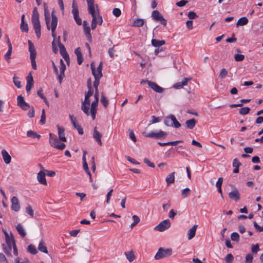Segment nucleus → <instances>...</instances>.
I'll list each match as a JSON object with an SVG mask.
<instances>
[{"mask_svg": "<svg viewBox=\"0 0 263 263\" xmlns=\"http://www.w3.org/2000/svg\"><path fill=\"white\" fill-rule=\"evenodd\" d=\"M259 250V247L258 243L252 245L251 247V252L253 254H256Z\"/></svg>", "mask_w": 263, "mask_h": 263, "instance_id": "nucleus-51", "label": "nucleus"}, {"mask_svg": "<svg viewBox=\"0 0 263 263\" xmlns=\"http://www.w3.org/2000/svg\"><path fill=\"white\" fill-rule=\"evenodd\" d=\"M101 103L104 106V107L106 108L108 105V100L105 97L103 93L101 94V98L100 100Z\"/></svg>", "mask_w": 263, "mask_h": 263, "instance_id": "nucleus-37", "label": "nucleus"}, {"mask_svg": "<svg viewBox=\"0 0 263 263\" xmlns=\"http://www.w3.org/2000/svg\"><path fill=\"white\" fill-rule=\"evenodd\" d=\"M234 59L237 62H241L244 60L245 56L242 54H237L235 55Z\"/></svg>", "mask_w": 263, "mask_h": 263, "instance_id": "nucleus-55", "label": "nucleus"}, {"mask_svg": "<svg viewBox=\"0 0 263 263\" xmlns=\"http://www.w3.org/2000/svg\"><path fill=\"white\" fill-rule=\"evenodd\" d=\"M248 19L246 17H242L240 18L236 23V26H244L248 24Z\"/></svg>", "mask_w": 263, "mask_h": 263, "instance_id": "nucleus-30", "label": "nucleus"}, {"mask_svg": "<svg viewBox=\"0 0 263 263\" xmlns=\"http://www.w3.org/2000/svg\"><path fill=\"white\" fill-rule=\"evenodd\" d=\"M28 43L29 46V51L30 52V58L31 60V65L32 68L34 70H36L37 68L35 62L36 52L34 45L32 42L30 40H28Z\"/></svg>", "mask_w": 263, "mask_h": 263, "instance_id": "nucleus-3", "label": "nucleus"}, {"mask_svg": "<svg viewBox=\"0 0 263 263\" xmlns=\"http://www.w3.org/2000/svg\"><path fill=\"white\" fill-rule=\"evenodd\" d=\"M241 163L239 161V160L237 158H235L234 160H233V166L234 167H239V166L241 165Z\"/></svg>", "mask_w": 263, "mask_h": 263, "instance_id": "nucleus-59", "label": "nucleus"}, {"mask_svg": "<svg viewBox=\"0 0 263 263\" xmlns=\"http://www.w3.org/2000/svg\"><path fill=\"white\" fill-rule=\"evenodd\" d=\"M112 13L115 16L119 17L121 14V11L119 8H114L112 11Z\"/></svg>", "mask_w": 263, "mask_h": 263, "instance_id": "nucleus-57", "label": "nucleus"}, {"mask_svg": "<svg viewBox=\"0 0 263 263\" xmlns=\"http://www.w3.org/2000/svg\"><path fill=\"white\" fill-rule=\"evenodd\" d=\"M153 19L156 22H160L161 24L165 26L167 24V21L163 17L162 15L158 10H154L152 13Z\"/></svg>", "mask_w": 263, "mask_h": 263, "instance_id": "nucleus-7", "label": "nucleus"}, {"mask_svg": "<svg viewBox=\"0 0 263 263\" xmlns=\"http://www.w3.org/2000/svg\"><path fill=\"white\" fill-rule=\"evenodd\" d=\"M145 137L154 138L156 139H161L164 138L167 135V134L161 130H159L158 133L152 132L149 133H144Z\"/></svg>", "mask_w": 263, "mask_h": 263, "instance_id": "nucleus-5", "label": "nucleus"}, {"mask_svg": "<svg viewBox=\"0 0 263 263\" xmlns=\"http://www.w3.org/2000/svg\"><path fill=\"white\" fill-rule=\"evenodd\" d=\"M91 71H92V74L94 78L101 79L102 77V71H100V72H99V71H97V70L96 71V68L94 65L93 63H92L90 65Z\"/></svg>", "mask_w": 263, "mask_h": 263, "instance_id": "nucleus-24", "label": "nucleus"}, {"mask_svg": "<svg viewBox=\"0 0 263 263\" xmlns=\"http://www.w3.org/2000/svg\"><path fill=\"white\" fill-rule=\"evenodd\" d=\"M26 212L32 218L34 216V212L32 210L31 206L30 205H28L26 208Z\"/></svg>", "mask_w": 263, "mask_h": 263, "instance_id": "nucleus-50", "label": "nucleus"}, {"mask_svg": "<svg viewBox=\"0 0 263 263\" xmlns=\"http://www.w3.org/2000/svg\"><path fill=\"white\" fill-rule=\"evenodd\" d=\"M144 162L149 167H155L154 163L153 162H151L147 158H145L144 159Z\"/></svg>", "mask_w": 263, "mask_h": 263, "instance_id": "nucleus-63", "label": "nucleus"}, {"mask_svg": "<svg viewBox=\"0 0 263 263\" xmlns=\"http://www.w3.org/2000/svg\"><path fill=\"white\" fill-rule=\"evenodd\" d=\"M114 47L115 45L113 47L110 48L108 51V53L109 54V57L112 59H114L115 57V50H114Z\"/></svg>", "mask_w": 263, "mask_h": 263, "instance_id": "nucleus-58", "label": "nucleus"}, {"mask_svg": "<svg viewBox=\"0 0 263 263\" xmlns=\"http://www.w3.org/2000/svg\"><path fill=\"white\" fill-rule=\"evenodd\" d=\"M232 240L238 242L239 239V235L237 232H233L231 235Z\"/></svg>", "mask_w": 263, "mask_h": 263, "instance_id": "nucleus-46", "label": "nucleus"}, {"mask_svg": "<svg viewBox=\"0 0 263 263\" xmlns=\"http://www.w3.org/2000/svg\"><path fill=\"white\" fill-rule=\"evenodd\" d=\"M17 105L23 110H27L30 108V106L25 101L22 95L18 96L17 98Z\"/></svg>", "mask_w": 263, "mask_h": 263, "instance_id": "nucleus-9", "label": "nucleus"}, {"mask_svg": "<svg viewBox=\"0 0 263 263\" xmlns=\"http://www.w3.org/2000/svg\"><path fill=\"white\" fill-rule=\"evenodd\" d=\"M224 259L226 263H231L234 260V256L231 254H228Z\"/></svg>", "mask_w": 263, "mask_h": 263, "instance_id": "nucleus-48", "label": "nucleus"}, {"mask_svg": "<svg viewBox=\"0 0 263 263\" xmlns=\"http://www.w3.org/2000/svg\"><path fill=\"white\" fill-rule=\"evenodd\" d=\"M6 242L8 246H12V245H13V242H14V239L12 235L10 237L9 236L8 237L5 238Z\"/></svg>", "mask_w": 263, "mask_h": 263, "instance_id": "nucleus-42", "label": "nucleus"}, {"mask_svg": "<svg viewBox=\"0 0 263 263\" xmlns=\"http://www.w3.org/2000/svg\"><path fill=\"white\" fill-rule=\"evenodd\" d=\"M190 80L191 78H184L181 82L174 84L173 85V87L175 89H180L182 88L184 86L186 85Z\"/></svg>", "mask_w": 263, "mask_h": 263, "instance_id": "nucleus-18", "label": "nucleus"}, {"mask_svg": "<svg viewBox=\"0 0 263 263\" xmlns=\"http://www.w3.org/2000/svg\"><path fill=\"white\" fill-rule=\"evenodd\" d=\"M97 20H98V24L99 25H102L103 23V19L102 16L99 13V10H98V15L97 17H93L91 22V29L94 30L97 27Z\"/></svg>", "mask_w": 263, "mask_h": 263, "instance_id": "nucleus-15", "label": "nucleus"}, {"mask_svg": "<svg viewBox=\"0 0 263 263\" xmlns=\"http://www.w3.org/2000/svg\"><path fill=\"white\" fill-rule=\"evenodd\" d=\"M101 134L97 130V127H95L93 129V138L98 143V144L100 146L102 145V143L101 141Z\"/></svg>", "mask_w": 263, "mask_h": 263, "instance_id": "nucleus-16", "label": "nucleus"}, {"mask_svg": "<svg viewBox=\"0 0 263 263\" xmlns=\"http://www.w3.org/2000/svg\"><path fill=\"white\" fill-rule=\"evenodd\" d=\"M83 168L86 172V173L89 175L90 176V172L89 170V168L86 162V157L84 156H83Z\"/></svg>", "mask_w": 263, "mask_h": 263, "instance_id": "nucleus-35", "label": "nucleus"}, {"mask_svg": "<svg viewBox=\"0 0 263 263\" xmlns=\"http://www.w3.org/2000/svg\"><path fill=\"white\" fill-rule=\"evenodd\" d=\"M250 110V109L248 107H244L240 108L239 110V112L240 114L242 115H245L248 114Z\"/></svg>", "mask_w": 263, "mask_h": 263, "instance_id": "nucleus-43", "label": "nucleus"}, {"mask_svg": "<svg viewBox=\"0 0 263 263\" xmlns=\"http://www.w3.org/2000/svg\"><path fill=\"white\" fill-rule=\"evenodd\" d=\"M173 116L174 115H171L168 117H166L164 121V123L165 125L167 126H172V122L173 120Z\"/></svg>", "mask_w": 263, "mask_h": 263, "instance_id": "nucleus-32", "label": "nucleus"}, {"mask_svg": "<svg viewBox=\"0 0 263 263\" xmlns=\"http://www.w3.org/2000/svg\"><path fill=\"white\" fill-rule=\"evenodd\" d=\"M88 4V10L89 13L91 15L92 17H97L98 14L95 12L94 1L86 0Z\"/></svg>", "mask_w": 263, "mask_h": 263, "instance_id": "nucleus-12", "label": "nucleus"}, {"mask_svg": "<svg viewBox=\"0 0 263 263\" xmlns=\"http://www.w3.org/2000/svg\"><path fill=\"white\" fill-rule=\"evenodd\" d=\"M27 136L28 137H30L32 138H37L38 139H40L41 137V136L39 134H37L36 132L30 130L27 132Z\"/></svg>", "mask_w": 263, "mask_h": 263, "instance_id": "nucleus-34", "label": "nucleus"}, {"mask_svg": "<svg viewBox=\"0 0 263 263\" xmlns=\"http://www.w3.org/2000/svg\"><path fill=\"white\" fill-rule=\"evenodd\" d=\"M49 142L51 147L59 150L64 149L66 146L64 143H59L57 136L52 133L49 134Z\"/></svg>", "mask_w": 263, "mask_h": 263, "instance_id": "nucleus-2", "label": "nucleus"}, {"mask_svg": "<svg viewBox=\"0 0 263 263\" xmlns=\"http://www.w3.org/2000/svg\"><path fill=\"white\" fill-rule=\"evenodd\" d=\"M133 219L134 220V222L130 225L131 228H133L136 225H137L140 222V220L139 217L137 215L133 216Z\"/></svg>", "mask_w": 263, "mask_h": 263, "instance_id": "nucleus-41", "label": "nucleus"}, {"mask_svg": "<svg viewBox=\"0 0 263 263\" xmlns=\"http://www.w3.org/2000/svg\"><path fill=\"white\" fill-rule=\"evenodd\" d=\"M57 128L58 130V135L59 140L63 142H66V138L65 136L64 128L59 125L57 126Z\"/></svg>", "mask_w": 263, "mask_h": 263, "instance_id": "nucleus-20", "label": "nucleus"}, {"mask_svg": "<svg viewBox=\"0 0 263 263\" xmlns=\"http://www.w3.org/2000/svg\"><path fill=\"white\" fill-rule=\"evenodd\" d=\"M233 190L229 193V197L230 199L235 200V201H238L240 198V195L239 191L234 185H231Z\"/></svg>", "mask_w": 263, "mask_h": 263, "instance_id": "nucleus-10", "label": "nucleus"}, {"mask_svg": "<svg viewBox=\"0 0 263 263\" xmlns=\"http://www.w3.org/2000/svg\"><path fill=\"white\" fill-rule=\"evenodd\" d=\"M175 172H173V173L168 175L166 178V182L167 184V185H170L171 183H174L175 181Z\"/></svg>", "mask_w": 263, "mask_h": 263, "instance_id": "nucleus-27", "label": "nucleus"}, {"mask_svg": "<svg viewBox=\"0 0 263 263\" xmlns=\"http://www.w3.org/2000/svg\"><path fill=\"white\" fill-rule=\"evenodd\" d=\"M2 246L4 252L7 254L10 255V252L11 251L12 246H8V248H7L4 244H3Z\"/></svg>", "mask_w": 263, "mask_h": 263, "instance_id": "nucleus-56", "label": "nucleus"}, {"mask_svg": "<svg viewBox=\"0 0 263 263\" xmlns=\"http://www.w3.org/2000/svg\"><path fill=\"white\" fill-rule=\"evenodd\" d=\"M187 16L190 19H195L198 17V15L193 11H190Z\"/></svg>", "mask_w": 263, "mask_h": 263, "instance_id": "nucleus-61", "label": "nucleus"}, {"mask_svg": "<svg viewBox=\"0 0 263 263\" xmlns=\"http://www.w3.org/2000/svg\"><path fill=\"white\" fill-rule=\"evenodd\" d=\"M90 108V105H87V104H82L81 106V109L83 110V111L87 115L89 116V109Z\"/></svg>", "mask_w": 263, "mask_h": 263, "instance_id": "nucleus-40", "label": "nucleus"}, {"mask_svg": "<svg viewBox=\"0 0 263 263\" xmlns=\"http://www.w3.org/2000/svg\"><path fill=\"white\" fill-rule=\"evenodd\" d=\"M196 122L197 121L194 118L187 120L185 122L186 127L191 129L194 128Z\"/></svg>", "mask_w": 263, "mask_h": 263, "instance_id": "nucleus-26", "label": "nucleus"}, {"mask_svg": "<svg viewBox=\"0 0 263 263\" xmlns=\"http://www.w3.org/2000/svg\"><path fill=\"white\" fill-rule=\"evenodd\" d=\"M126 257L129 262H132L135 258L134 252L131 251L129 252L125 253Z\"/></svg>", "mask_w": 263, "mask_h": 263, "instance_id": "nucleus-36", "label": "nucleus"}, {"mask_svg": "<svg viewBox=\"0 0 263 263\" xmlns=\"http://www.w3.org/2000/svg\"><path fill=\"white\" fill-rule=\"evenodd\" d=\"M11 209L15 212H18L20 209V205L17 198L13 196L11 199Z\"/></svg>", "mask_w": 263, "mask_h": 263, "instance_id": "nucleus-14", "label": "nucleus"}, {"mask_svg": "<svg viewBox=\"0 0 263 263\" xmlns=\"http://www.w3.org/2000/svg\"><path fill=\"white\" fill-rule=\"evenodd\" d=\"M98 102H99L94 101L91 104L90 114L92 120H95L96 118V115L97 114V107L98 105Z\"/></svg>", "mask_w": 263, "mask_h": 263, "instance_id": "nucleus-19", "label": "nucleus"}, {"mask_svg": "<svg viewBox=\"0 0 263 263\" xmlns=\"http://www.w3.org/2000/svg\"><path fill=\"white\" fill-rule=\"evenodd\" d=\"M197 227L198 226L195 224L189 229L187 232L188 239L191 240L195 237Z\"/></svg>", "mask_w": 263, "mask_h": 263, "instance_id": "nucleus-23", "label": "nucleus"}, {"mask_svg": "<svg viewBox=\"0 0 263 263\" xmlns=\"http://www.w3.org/2000/svg\"><path fill=\"white\" fill-rule=\"evenodd\" d=\"M16 229L22 237L24 238L26 236V233L21 224H17Z\"/></svg>", "mask_w": 263, "mask_h": 263, "instance_id": "nucleus-28", "label": "nucleus"}, {"mask_svg": "<svg viewBox=\"0 0 263 263\" xmlns=\"http://www.w3.org/2000/svg\"><path fill=\"white\" fill-rule=\"evenodd\" d=\"M38 249L41 252H42L45 253H48V250L47 247L45 245V242L43 240H41L39 245Z\"/></svg>", "mask_w": 263, "mask_h": 263, "instance_id": "nucleus-29", "label": "nucleus"}, {"mask_svg": "<svg viewBox=\"0 0 263 263\" xmlns=\"http://www.w3.org/2000/svg\"><path fill=\"white\" fill-rule=\"evenodd\" d=\"M45 22H46V25H47V28L48 30H49L50 29V27H49V22H50V14L49 13V12H48L46 9H45Z\"/></svg>", "mask_w": 263, "mask_h": 263, "instance_id": "nucleus-33", "label": "nucleus"}, {"mask_svg": "<svg viewBox=\"0 0 263 263\" xmlns=\"http://www.w3.org/2000/svg\"><path fill=\"white\" fill-rule=\"evenodd\" d=\"M2 155L5 163L7 164H9L11 160V157L5 149L2 151Z\"/></svg>", "mask_w": 263, "mask_h": 263, "instance_id": "nucleus-21", "label": "nucleus"}, {"mask_svg": "<svg viewBox=\"0 0 263 263\" xmlns=\"http://www.w3.org/2000/svg\"><path fill=\"white\" fill-rule=\"evenodd\" d=\"M33 86V78L30 73L29 76L27 77V85L26 87V91L28 93H29L32 87Z\"/></svg>", "mask_w": 263, "mask_h": 263, "instance_id": "nucleus-17", "label": "nucleus"}, {"mask_svg": "<svg viewBox=\"0 0 263 263\" xmlns=\"http://www.w3.org/2000/svg\"><path fill=\"white\" fill-rule=\"evenodd\" d=\"M190 189L188 187H186L182 190L181 193L182 195L184 198L187 197L190 194Z\"/></svg>", "mask_w": 263, "mask_h": 263, "instance_id": "nucleus-49", "label": "nucleus"}, {"mask_svg": "<svg viewBox=\"0 0 263 263\" xmlns=\"http://www.w3.org/2000/svg\"><path fill=\"white\" fill-rule=\"evenodd\" d=\"M29 109H30V110H29L27 115H28V117L32 118V117H33L34 116V108H33V107L32 106Z\"/></svg>", "mask_w": 263, "mask_h": 263, "instance_id": "nucleus-62", "label": "nucleus"}, {"mask_svg": "<svg viewBox=\"0 0 263 263\" xmlns=\"http://www.w3.org/2000/svg\"><path fill=\"white\" fill-rule=\"evenodd\" d=\"M188 3L187 1L181 0L176 3V5L178 7H183Z\"/></svg>", "mask_w": 263, "mask_h": 263, "instance_id": "nucleus-64", "label": "nucleus"}, {"mask_svg": "<svg viewBox=\"0 0 263 263\" xmlns=\"http://www.w3.org/2000/svg\"><path fill=\"white\" fill-rule=\"evenodd\" d=\"M37 178L38 181L40 183L44 184V185L47 184V181H46V178H45V174L44 172L40 171L37 174Z\"/></svg>", "mask_w": 263, "mask_h": 263, "instance_id": "nucleus-22", "label": "nucleus"}, {"mask_svg": "<svg viewBox=\"0 0 263 263\" xmlns=\"http://www.w3.org/2000/svg\"><path fill=\"white\" fill-rule=\"evenodd\" d=\"M72 13L73 16H76L79 15V10L77 6L75 4L74 0L73 1L72 6Z\"/></svg>", "mask_w": 263, "mask_h": 263, "instance_id": "nucleus-39", "label": "nucleus"}, {"mask_svg": "<svg viewBox=\"0 0 263 263\" xmlns=\"http://www.w3.org/2000/svg\"><path fill=\"white\" fill-rule=\"evenodd\" d=\"M140 83L141 84L147 83L150 88L158 93H161L164 91V89L159 86L157 83L147 80H142Z\"/></svg>", "mask_w": 263, "mask_h": 263, "instance_id": "nucleus-6", "label": "nucleus"}, {"mask_svg": "<svg viewBox=\"0 0 263 263\" xmlns=\"http://www.w3.org/2000/svg\"><path fill=\"white\" fill-rule=\"evenodd\" d=\"M40 122L42 125L44 124L46 122V114L44 109H43L42 110V115Z\"/></svg>", "mask_w": 263, "mask_h": 263, "instance_id": "nucleus-47", "label": "nucleus"}, {"mask_svg": "<svg viewBox=\"0 0 263 263\" xmlns=\"http://www.w3.org/2000/svg\"><path fill=\"white\" fill-rule=\"evenodd\" d=\"M13 82L16 87H17L18 88H20L21 87V82L20 81L19 78L14 76L13 78Z\"/></svg>", "mask_w": 263, "mask_h": 263, "instance_id": "nucleus-44", "label": "nucleus"}, {"mask_svg": "<svg viewBox=\"0 0 263 263\" xmlns=\"http://www.w3.org/2000/svg\"><path fill=\"white\" fill-rule=\"evenodd\" d=\"M165 44L164 40H158L157 39H152V45L155 47H160Z\"/></svg>", "mask_w": 263, "mask_h": 263, "instance_id": "nucleus-25", "label": "nucleus"}, {"mask_svg": "<svg viewBox=\"0 0 263 263\" xmlns=\"http://www.w3.org/2000/svg\"><path fill=\"white\" fill-rule=\"evenodd\" d=\"M170 227V220L169 219H165L159 223L156 227H155L154 230L159 232H163L169 229Z\"/></svg>", "mask_w": 263, "mask_h": 263, "instance_id": "nucleus-8", "label": "nucleus"}, {"mask_svg": "<svg viewBox=\"0 0 263 263\" xmlns=\"http://www.w3.org/2000/svg\"><path fill=\"white\" fill-rule=\"evenodd\" d=\"M253 259V255L251 253L247 254L245 257L246 263H252Z\"/></svg>", "mask_w": 263, "mask_h": 263, "instance_id": "nucleus-45", "label": "nucleus"}, {"mask_svg": "<svg viewBox=\"0 0 263 263\" xmlns=\"http://www.w3.org/2000/svg\"><path fill=\"white\" fill-rule=\"evenodd\" d=\"M27 251L32 254H36L37 253L36 248L32 245L28 246Z\"/></svg>", "mask_w": 263, "mask_h": 263, "instance_id": "nucleus-38", "label": "nucleus"}, {"mask_svg": "<svg viewBox=\"0 0 263 263\" xmlns=\"http://www.w3.org/2000/svg\"><path fill=\"white\" fill-rule=\"evenodd\" d=\"M144 23V20L142 18H136L135 20L133 26L134 27H140L143 26Z\"/></svg>", "mask_w": 263, "mask_h": 263, "instance_id": "nucleus-31", "label": "nucleus"}, {"mask_svg": "<svg viewBox=\"0 0 263 263\" xmlns=\"http://www.w3.org/2000/svg\"><path fill=\"white\" fill-rule=\"evenodd\" d=\"M20 29L22 32H28V27L27 23H21Z\"/></svg>", "mask_w": 263, "mask_h": 263, "instance_id": "nucleus-52", "label": "nucleus"}, {"mask_svg": "<svg viewBox=\"0 0 263 263\" xmlns=\"http://www.w3.org/2000/svg\"><path fill=\"white\" fill-rule=\"evenodd\" d=\"M173 120L172 122V127H174L175 128H179L181 126L180 123L177 120L175 116H173Z\"/></svg>", "mask_w": 263, "mask_h": 263, "instance_id": "nucleus-53", "label": "nucleus"}, {"mask_svg": "<svg viewBox=\"0 0 263 263\" xmlns=\"http://www.w3.org/2000/svg\"><path fill=\"white\" fill-rule=\"evenodd\" d=\"M60 65L61 67L60 68V74L58 75V79L59 82L61 83L63 78L65 77L64 72L66 69V65L64 63L62 59L60 60Z\"/></svg>", "mask_w": 263, "mask_h": 263, "instance_id": "nucleus-13", "label": "nucleus"}, {"mask_svg": "<svg viewBox=\"0 0 263 263\" xmlns=\"http://www.w3.org/2000/svg\"><path fill=\"white\" fill-rule=\"evenodd\" d=\"M31 21L36 37L37 39H40L41 35V24L39 21V14L36 8H34L33 10Z\"/></svg>", "mask_w": 263, "mask_h": 263, "instance_id": "nucleus-1", "label": "nucleus"}, {"mask_svg": "<svg viewBox=\"0 0 263 263\" xmlns=\"http://www.w3.org/2000/svg\"><path fill=\"white\" fill-rule=\"evenodd\" d=\"M228 74V71L225 68H222L219 73V77L221 79H224Z\"/></svg>", "mask_w": 263, "mask_h": 263, "instance_id": "nucleus-54", "label": "nucleus"}, {"mask_svg": "<svg viewBox=\"0 0 263 263\" xmlns=\"http://www.w3.org/2000/svg\"><path fill=\"white\" fill-rule=\"evenodd\" d=\"M52 16V21L51 24V33H52V36L55 39V30L58 24V18L56 16V15L53 13V12H52L51 14Z\"/></svg>", "mask_w": 263, "mask_h": 263, "instance_id": "nucleus-11", "label": "nucleus"}, {"mask_svg": "<svg viewBox=\"0 0 263 263\" xmlns=\"http://www.w3.org/2000/svg\"><path fill=\"white\" fill-rule=\"evenodd\" d=\"M113 189H111L108 192V193L107 194V195H106V202L107 203H110V198H111V196L112 195V193L113 192Z\"/></svg>", "mask_w": 263, "mask_h": 263, "instance_id": "nucleus-60", "label": "nucleus"}, {"mask_svg": "<svg viewBox=\"0 0 263 263\" xmlns=\"http://www.w3.org/2000/svg\"><path fill=\"white\" fill-rule=\"evenodd\" d=\"M172 254V249H163V248H160L155 256V259L158 260L164 257H167L170 256Z\"/></svg>", "mask_w": 263, "mask_h": 263, "instance_id": "nucleus-4", "label": "nucleus"}]
</instances>
